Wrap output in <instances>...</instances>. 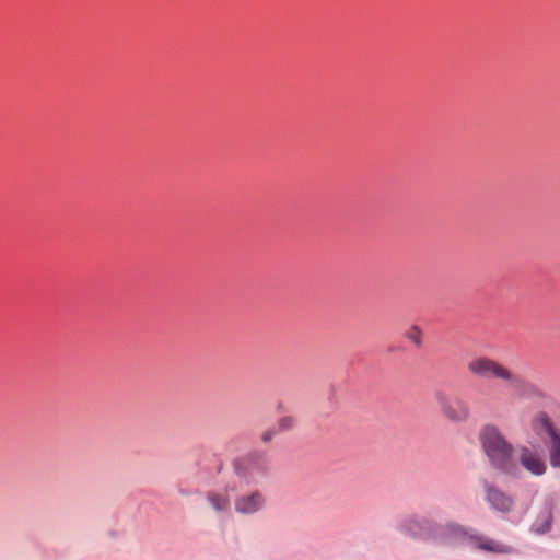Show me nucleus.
Instances as JSON below:
<instances>
[{"instance_id":"1","label":"nucleus","mask_w":560,"mask_h":560,"mask_svg":"<svg viewBox=\"0 0 560 560\" xmlns=\"http://www.w3.org/2000/svg\"><path fill=\"white\" fill-rule=\"evenodd\" d=\"M408 530L411 535L418 536L425 541L440 547L472 545L483 551L494 553L511 552V548L508 545L488 538L472 529H467L455 523L439 526H421L419 521L412 520L408 524Z\"/></svg>"},{"instance_id":"2","label":"nucleus","mask_w":560,"mask_h":560,"mask_svg":"<svg viewBox=\"0 0 560 560\" xmlns=\"http://www.w3.org/2000/svg\"><path fill=\"white\" fill-rule=\"evenodd\" d=\"M478 440L490 465L495 470L509 476L520 474L517 462L513 457L514 446L498 425L485 424L479 431Z\"/></svg>"},{"instance_id":"3","label":"nucleus","mask_w":560,"mask_h":560,"mask_svg":"<svg viewBox=\"0 0 560 560\" xmlns=\"http://www.w3.org/2000/svg\"><path fill=\"white\" fill-rule=\"evenodd\" d=\"M469 374L480 378H495L506 383L518 396L527 397L538 392L535 385L514 373L510 368L499 361L487 357L477 355L467 363Z\"/></svg>"},{"instance_id":"4","label":"nucleus","mask_w":560,"mask_h":560,"mask_svg":"<svg viewBox=\"0 0 560 560\" xmlns=\"http://www.w3.org/2000/svg\"><path fill=\"white\" fill-rule=\"evenodd\" d=\"M433 398L441 416L448 422L459 424L471 418V408L465 398L451 396L443 389H436Z\"/></svg>"},{"instance_id":"5","label":"nucleus","mask_w":560,"mask_h":560,"mask_svg":"<svg viewBox=\"0 0 560 560\" xmlns=\"http://www.w3.org/2000/svg\"><path fill=\"white\" fill-rule=\"evenodd\" d=\"M235 475L241 483L258 485L269 472V464L261 455H249L234 464Z\"/></svg>"},{"instance_id":"6","label":"nucleus","mask_w":560,"mask_h":560,"mask_svg":"<svg viewBox=\"0 0 560 560\" xmlns=\"http://www.w3.org/2000/svg\"><path fill=\"white\" fill-rule=\"evenodd\" d=\"M517 465L534 476H542L547 471L544 453L537 445L523 444L517 447Z\"/></svg>"},{"instance_id":"7","label":"nucleus","mask_w":560,"mask_h":560,"mask_svg":"<svg viewBox=\"0 0 560 560\" xmlns=\"http://www.w3.org/2000/svg\"><path fill=\"white\" fill-rule=\"evenodd\" d=\"M485 500L490 508L499 513H510L514 508V498L497 487L495 485L485 480L482 482Z\"/></svg>"},{"instance_id":"8","label":"nucleus","mask_w":560,"mask_h":560,"mask_svg":"<svg viewBox=\"0 0 560 560\" xmlns=\"http://www.w3.org/2000/svg\"><path fill=\"white\" fill-rule=\"evenodd\" d=\"M265 498L261 492L254 491L249 494L240 495L234 501V509L240 514H254L262 509Z\"/></svg>"},{"instance_id":"9","label":"nucleus","mask_w":560,"mask_h":560,"mask_svg":"<svg viewBox=\"0 0 560 560\" xmlns=\"http://www.w3.org/2000/svg\"><path fill=\"white\" fill-rule=\"evenodd\" d=\"M530 429L538 438L548 436L549 440L560 432L550 417L544 411L537 412L532 418Z\"/></svg>"},{"instance_id":"10","label":"nucleus","mask_w":560,"mask_h":560,"mask_svg":"<svg viewBox=\"0 0 560 560\" xmlns=\"http://www.w3.org/2000/svg\"><path fill=\"white\" fill-rule=\"evenodd\" d=\"M552 523V506L549 502H545L535 521L532 524V532L538 535L546 534L550 530Z\"/></svg>"},{"instance_id":"11","label":"nucleus","mask_w":560,"mask_h":560,"mask_svg":"<svg viewBox=\"0 0 560 560\" xmlns=\"http://www.w3.org/2000/svg\"><path fill=\"white\" fill-rule=\"evenodd\" d=\"M207 500L211 508L218 513H228L231 508L229 488L212 490L207 493Z\"/></svg>"},{"instance_id":"12","label":"nucleus","mask_w":560,"mask_h":560,"mask_svg":"<svg viewBox=\"0 0 560 560\" xmlns=\"http://www.w3.org/2000/svg\"><path fill=\"white\" fill-rule=\"evenodd\" d=\"M548 456L551 467L560 468V432L549 440Z\"/></svg>"},{"instance_id":"13","label":"nucleus","mask_w":560,"mask_h":560,"mask_svg":"<svg viewBox=\"0 0 560 560\" xmlns=\"http://www.w3.org/2000/svg\"><path fill=\"white\" fill-rule=\"evenodd\" d=\"M405 337L413 342L417 347H420L422 343V331L418 326H411L405 332Z\"/></svg>"},{"instance_id":"14","label":"nucleus","mask_w":560,"mask_h":560,"mask_svg":"<svg viewBox=\"0 0 560 560\" xmlns=\"http://www.w3.org/2000/svg\"><path fill=\"white\" fill-rule=\"evenodd\" d=\"M292 425H293V419H292V418H290V417L282 418V419L279 421V427H280V429H282V430L290 429Z\"/></svg>"},{"instance_id":"15","label":"nucleus","mask_w":560,"mask_h":560,"mask_svg":"<svg viewBox=\"0 0 560 560\" xmlns=\"http://www.w3.org/2000/svg\"><path fill=\"white\" fill-rule=\"evenodd\" d=\"M275 434H276V432L273 430H267L261 434V441L265 443H268L272 440Z\"/></svg>"}]
</instances>
